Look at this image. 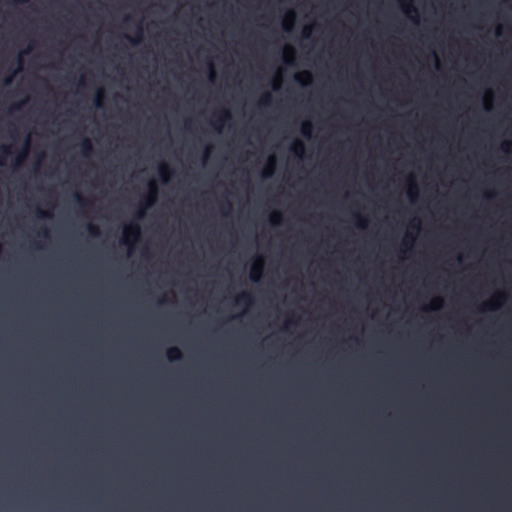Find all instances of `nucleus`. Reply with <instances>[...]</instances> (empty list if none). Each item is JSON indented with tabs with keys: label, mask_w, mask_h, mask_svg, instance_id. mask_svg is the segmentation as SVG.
<instances>
[{
	"label": "nucleus",
	"mask_w": 512,
	"mask_h": 512,
	"mask_svg": "<svg viewBox=\"0 0 512 512\" xmlns=\"http://www.w3.org/2000/svg\"><path fill=\"white\" fill-rule=\"evenodd\" d=\"M295 80L301 84H310L312 81V75L309 71H303L295 76Z\"/></svg>",
	"instance_id": "6e6552de"
},
{
	"label": "nucleus",
	"mask_w": 512,
	"mask_h": 512,
	"mask_svg": "<svg viewBox=\"0 0 512 512\" xmlns=\"http://www.w3.org/2000/svg\"><path fill=\"white\" fill-rule=\"evenodd\" d=\"M80 147H81V153L83 156H85V157L90 156V154L92 153L93 147H92L91 141L88 138L82 139V141L80 143Z\"/></svg>",
	"instance_id": "0eeeda50"
},
{
	"label": "nucleus",
	"mask_w": 512,
	"mask_h": 512,
	"mask_svg": "<svg viewBox=\"0 0 512 512\" xmlns=\"http://www.w3.org/2000/svg\"><path fill=\"white\" fill-rule=\"evenodd\" d=\"M310 32H311L310 28H304V30H303V36H304L305 38L309 37V36H310Z\"/></svg>",
	"instance_id": "2f4dec72"
},
{
	"label": "nucleus",
	"mask_w": 512,
	"mask_h": 512,
	"mask_svg": "<svg viewBox=\"0 0 512 512\" xmlns=\"http://www.w3.org/2000/svg\"><path fill=\"white\" fill-rule=\"evenodd\" d=\"M141 36H142V30L139 29L138 31V34H137V37L136 38H132L128 35H126L125 37L132 43V44H138L141 40Z\"/></svg>",
	"instance_id": "cd10ccee"
},
{
	"label": "nucleus",
	"mask_w": 512,
	"mask_h": 512,
	"mask_svg": "<svg viewBox=\"0 0 512 512\" xmlns=\"http://www.w3.org/2000/svg\"><path fill=\"white\" fill-rule=\"evenodd\" d=\"M18 72V69L15 70L11 75L5 77V79L3 80V84L4 85H9L11 84L12 80H13V77L15 76V74Z\"/></svg>",
	"instance_id": "c85d7f7f"
},
{
	"label": "nucleus",
	"mask_w": 512,
	"mask_h": 512,
	"mask_svg": "<svg viewBox=\"0 0 512 512\" xmlns=\"http://www.w3.org/2000/svg\"><path fill=\"white\" fill-rule=\"evenodd\" d=\"M104 97V91L102 89H99L96 93V98H95V106L96 107H101L102 106V99Z\"/></svg>",
	"instance_id": "4be33fe9"
},
{
	"label": "nucleus",
	"mask_w": 512,
	"mask_h": 512,
	"mask_svg": "<svg viewBox=\"0 0 512 512\" xmlns=\"http://www.w3.org/2000/svg\"><path fill=\"white\" fill-rule=\"evenodd\" d=\"M12 1L15 3H18V4H24V3L28 2V0H12Z\"/></svg>",
	"instance_id": "72a5a7b5"
},
{
	"label": "nucleus",
	"mask_w": 512,
	"mask_h": 512,
	"mask_svg": "<svg viewBox=\"0 0 512 512\" xmlns=\"http://www.w3.org/2000/svg\"><path fill=\"white\" fill-rule=\"evenodd\" d=\"M28 147H29V140L27 139L23 149L20 150L18 155H17V160H16V163H15L16 166L20 165L24 161V159L27 157V155H28Z\"/></svg>",
	"instance_id": "9b49d317"
},
{
	"label": "nucleus",
	"mask_w": 512,
	"mask_h": 512,
	"mask_svg": "<svg viewBox=\"0 0 512 512\" xmlns=\"http://www.w3.org/2000/svg\"><path fill=\"white\" fill-rule=\"evenodd\" d=\"M355 220H356V226L358 228L364 229L367 227L368 220L364 216L360 214H354Z\"/></svg>",
	"instance_id": "dca6fc26"
},
{
	"label": "nucleus",
	"mask_w": 512,
	"mask_h": 512,
	"mask_svg": "<svg viewBox=\"0 0 512 512\" xmlns=\"http://www.w3.org/2000/svg\"><path fill=\"white\" fill-rule=\"evenodd\" d=\"M225 208H226V210H227V211H230V210H231V208H232L231 203H230V202H227V203L225 204Z\"/></svg>",
	"instance_id": "f704fd0d"
},
{
	"label": "nucleus",
	"mask_w": 512,
	"mask_h": 512,
	"mask_svg": "<svg viewBox=\"0 0 512 512\" xmlns=\"http://www.w3.org/2000/svg\"><path fill=\"white\" fill-rule=\"evenodd\" d=\"M86 229H87L88 233L92 236H98L100 234L99 228L92 223H88L86 226Z\"/></svg>",
	"instance_id": "aec40b11"
},
{
	"label": "nucleus",
	"mask_w": 512,
	"mask_h": 512,
	"mask_svg": "<svg viewBox=\"0 0 512 512\" xmlns=\"http://www.w3.org/2000/svg\"><path fill=\"white\" fill-rule=\"evenodd\" d=\"M417 192H418V189H417L416 184L414 182H411V185H410V188L408 191V194H409L411 200L414 199V197L417 195Z\"/></svg>",
	"instance_id": "a878e982"
},
{
	"label": "nucleus",
	"mask_w": 512,
	"mask_h": 512,
	"mask_svg": "<svg viewBox=\"0 0 512 512\" xmlns=\"http://www.w3.org/2000/svg\"><path fill=\"white\" fill-rule=\"evenodd\" d=\"M159 175L162 178L163 181H167L171 175V169L166 163H162L159 165L158 168Z\"/></svg>",
	"instance_id": "9d476101"
},
{
	"label": "nucleus",
	"mask_w": 512,
	"mask_h": 512,
	"mask_svg": "<svg viewBox=\"0 0 512 512\" xmlns=\"http://www.w3.org/2000/svg\"><path fill=\"white\" fill-rule=\"evenodd\" d=\"M209 151H210V147H207V148H206V154H208V153H209Z\"/></svg>",
	"instance_id": "e433bc0d"
},
{
	"label": "nucleus",
	"mask_w": 512,
	"mask_h": 512,
	"mask_svg": "<svg viewBox=\"0 0 512 512\" xmlns=\"http://www.w3.org/2000/svg\"><path fill=\"white\" fill-rule=\"evenodd\" d=\"M312 132V124L311 122H303L301 126V133L305 137H310Z\"/></svg>",
	"instance_id": "f3484780"
},
{
	"label": "nucleus",
	"mask_w": 512,
	"mask_h": 512,
	"mask_svg": "<svg viewBox=\"0 0 512 512\" xmlns=\"http://www.w3.org/2000/svg\"><path fill=\"white\" fill-rule=\"evenodd\" d=\"M25 103V101H22L18 104H14L12 107H11V110H18L21 108V106Z\"/></svg>",
	"instance_id": "7c9ffc66"
},
{
	"label": "nucleus",
	"mask_w": 512,
	"mask_h": 512,
	"mask_svg": "<svg viewBox=\"0 0 512 512\" xmlns=\"http://www.w3.org/2000/svg\"><path fill=\"white\" fill-rule=\"evenodd\" d=\"M158 187L155 182H149L148 193L139 204V209L136 213V217L141 219L145 215V211L153 206L157 200Z\"/></svg>",
	"instance_id": "f257e3e1"
},
{
	"label": "nucleus",
	"mask_w": 512,
	"mask_h": 512,
	"mask_svg": "<svg viewBox=\"0 0 512 512\" xmlns=\"http://www.w3.org/2000/svg\"><path fill=\"white\" fill-rule=\"evenodd\" d=\"M263 269H264V262L262 258H257L250 269V279L253 282L260 281L262 275H263Z\"/></svg>",
	"instance_id": "7ed1b4c3"
},
{
	"label": "nucleus",
	"mask_w": 512,
	"mask_h": 512,
	"mask_svg": "<svg viewBox=\"0 0 512 512\" xmlns=\"http://www.w3.org/2000/svg\"><path fill=\"white\" fill-rule=\"evenodd\" d=\"M166 356L169 361L175 362L182 359L183 354L182 351L178 347H170L167 352Z\"/></svg>",
	"instance_id": "423d86ee"
},
{
	"label": "nucleus",
	"mask_w": 512,
	"mask_h": 512,
	"mask_svg": "<svg viewBox=\"0 0 512 512\" xmlns=\"http://www.w3.org/2000/svg\"><path fill=\"white\" fill-rule=\"evenodd\" d=\"M271 100H272L271 94H270V93H265V94L261 97V99H260V105H262V106H268V105H270Z\"/></svg>",
	"instance_id": "b1692460"
},
{
	"label": "nucleus",
	"mask_w": 512,
	"mask_h": 512,
	"mask_svg": "<svg viewBox=\"0 0 512 512\" xmlns=\"http://www.w3.org/2000/svg\"><path fill=\"white\" fill-rule=\"evenodd\" d=\"M0 152H1V156H0V165L3 164V158H6L9 154H10V149L8 146H1L0 147Z\"/></svg>",
	"instance_id": "5701e85b"
},
{
	"label": "nucleus",
	"mask_w": 512,
	"mask_h": 512,
	"mask_svg": "<svg viewBox=\"0 0 512 512\" xmlns=\"http://www.w3.org/2000/svg\"><path fill=\"white\" fill-rule=\"evenodd\" d=\"M295 18H296V15H295V12L290 10L284 20H283V29L286 31V32H290L293 27H294V23H295Z\"/></svg>",
	"instance_id": "39448f33"
},
{
	"label": "nucleus",
	"mask_w": 512,
	"mask_h": 512,
	"mask_svg": "<svg viewBox=\"0 0 512 512\" xmlns=\"http://www.w3.org/2000/svg\"><path fill=\"white\" fill-rule=\"evenodd\" d=\"M41 234L46 237L48 235L47 229H43Z\"/></svg>",
	"instance_id": "c9c22d12"
},
{
	"label": "nucleus",
	"mask_w": 512,
	"mask_h": 512,
	"mask_svg": "<svg viewBox=\"0 0 512 512\" xmlns=\"http://www.w3.org/2000/svg\"><path fill=\"white\" fill-rule=\"evenodd\" d=\"M443 306V299L441 297H436L431 301V308L436 310L440 309Z\"/></svg>",
	"instance_id": "412c9836"
},
{
	"label": "nucleus",
	"mask_w": 512,
	"mask_h": 512,
	"mask_svg": "<svg viewBox=\"0 0 512 512\" xmlns=\"http://www.w3.org/2000/svg\"><path fill=\"white\" fill-rule=\"evenodd\" d=\"M294 55H295V50L293 49V47H291V46L286 47L285 50H284V61H285V63L291 64L292 60H289L288 57H291L293 59Z\"/></svg>",
	"instance_id": "a211bd4d"
},
{
	"label": "nucleus",
	"mask_w": 512,
	"mask_h": 512,
	"mask_svg": "<svg viewBox=\"0 0 512 512\" xmlns=\"http://www.w3.org/2000/svg\"><path fill=\"white\" fill-rule=\"evenodd\" d=\"M505 295L503 293H497L494 295V297L490 300L484 303L483 309L485 310H496L499 308L501 302L504 300Z\"/></svg>",
	"instance_id": "20e7f679"
},
{
	"label": "nucleus",
	"mask_w": 512,
	"mask_h": 512,
	"mask_svg": "<svg viewBox=\"0 0 512 512\" xmlns=\"http://www.w3.org/2000/svg\"><path fill=\"white\" fill-rule=\"evenodd\" d=\"M74 199L80 207H84L87 204L86 200L77 192L74 194Z\"/></svg>",
	"instance_id": "bb28decb"
},
{
	"label": "nucleus",
	"mask_w": 512,
	"mask_h": 512,
	"mask_svg": "<svg viewBox=\"0 0 512 512\" xmlns=\"http://www.w3.org/2000/svg\"><path fill=\"white\" fill-rule=\"evenodd\" d=\"M236 302L237 303H245V304H250L252 302V296L250 293L248 292H242L237 298H236Z\"/></svg>",
	"instance_id": "4468645a"
},
{
	"label": "nucleus",
	"mask_w": 512,
	"mask_h": 512,
	"mask_svg": "<svg viewBox=\"0 0 512 512\" xmlns=\"http://www.w3.org/2000/svg\"><path fill=\"white\" fill-rule=\"evenodd\" d=\"M231 119V113L228 109H222L217 113L216 122L222 126L227 120Z\"/></svg>",
	"instance_id": "1a4fd4ad"
},
{
	"label": "nucleus",
	"mask_w": 512,
	"mask_h": 512,
	"mask_svg": "<svg viewBox=\"0 0 512 512\" xmlns=\"http://www.w3.org/2000/svg\"><path fill=\"white\" fill-rule=\"evenodd\" d=\"M401 3H402V6L405 10L406 13L410 12V11H414L416 12V9L414 8V6L412 5V1L413 0H400Z\"/></svg>",
	"instance_id": "6ab92c4d"
},
{
	"label": "nucleus",
	"mask_w": 512,
	"mask_h": 512,
	"mask_svg": "<svg viewBox=\"0 0 512 512\" xmlns=\"http://www.w3.org/2000/svg\"><path fill=\"white\" fill-rule=\"evenodd\" d=\"M141 229L138 223L131 222L124 227L123 244H131L136 242L140 237Z\"/></svg>",
	"instance_id": "f03ea898"
},
{
	"label": "nucleus",
	"mask_w": 512,
	"mask_h": 512,
	"mask_svg": "<svg viewBox=\"0 0 512 512\" xmlns=\"http://www.w3.org/2000/svg\"><path fill=\"white\" fill-rule=\"evenodd\" d=\"M276 165V160L274 157L269 158L268 167L264 170L263 176L270 177L272 176Z\"/></svg>",
	"instance_id": "f8f14e48"
},
{
	"label": "nucleus",
	"mask_w": 512,
	"mask_h": 512,
	"mask_svg": "<svg viewBox=\"0 0 512 512\" xmlns=\"http://www.w3.org/2000/svg\"><path fill=\"white\" fill-rule=\"evenodd\" d=\"M36 215L38 218H41V219H45V218H50L51 217V214L47 211H44L40 208H36Z\"/></svg>",
	"instance_id": "393cba45"
},
{
	"label": "nucleus",
	"mask_w": 512,
	"mask_h": 512,
	"mask_svg": "<svg viewBox=\"0 0 512 512\" xmlns=\"http://www.w3.org/2000/svg\"><path fill=\"white\" fill-rule=\"evenodd\" d=\"M215 75L216 74H215L214 66H213V64H210V75H209V78H210L211 81L214 80Z\"/></svg>",
	"instance_id": "c756f323"
},
{
	"label": "nucleus",
	"mask_w": 512,
	"mask_h": 512,
	"mask_svg": "<svg viewBox=\"0 0 512 512\" xmlns=\"http://www.w3.org/2000/svg\"><path fill=\"white\" fill-rule=\"evenodd\" d=\"M291 150L298 156H302L304 153V145L301 141H295L291 147Z\"/></svg>",
	"instance_id": "2eb2a0df"
},
{
	"label": "nucleus",
	"mask_w": 512,
	"mask_h": 512,
	"mask_svg": "<svg viewBox=\"0 0 512 512\" xmlns=\"http://www.w3.org/2000/svg\"><path fill=\"white\" fill-rule=\"evenodd\" d=\"M511 146H512V143H504V144H503V149H504L505 151H509V148H510Z\"/></svg>",
	"instance_id": "473e14b6"
},
{
	"label": "nucleus",
	"mask_w": 512,
	"mask_h": 512,
	"mask_svg": "<svg viewBox=\"0 0 512 512\" xmlns=\"http://www.w3.org/2000/svg\"><path fill=\"white\" fill-rule=\"evenodd\" d=\"M163 301H164V298H161V299L159 300V303H163Z\"/></svg>",
	"instance_id": "4c0bfd02"
},
{
	"label": "nucleus",
	"mask_w": 512,
	"mask_h": 512,
	"mask_svg": "<svg viewBox=\"0 0 512 512\" xmlns=\"http://www.w3.org/2000/svg\"><path fill=\"white\" fill-rule=\"evenodd\" d=\"M283 216L280 211H273L270 215V222L273 225H279L282 223Z\"/></svg>",
	"instance_id": "ddd939ff"
}]
</instances>
